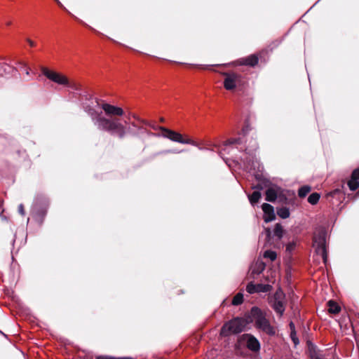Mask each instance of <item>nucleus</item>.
I'll use <instances>...</instances> for the list:
<instances>
[{
  "mask_svg": "<svg viewBox=\"0 0 359 359\" xmlns=\"http://www.w3.org/2000/svg\"><path fill=\"white\" fill-rule=\"evenodd\" d=\"M138 130H143V126L139 125L137 128Z\"/></svg>",
  "mask_w": 359,
  "mask_h": 359,
  "instance_id": "41",
  "label": "nucleus"
},
{
  "mask_svg": "<svg viewBox=\"0 0 359 359\" xmlns=\"http://www.w3.org/2000/svg\"><path fill=\"white\" fill-rule=\"evenodd\" d=\"M276 201H278V203L282 204H287L288 203V199L285 191L282 190L280 188H279L278 196L276 198Z\"/></svg>",
  "mask_w": 359,
  "mask_h": 359,
  "instance_id": "19",
  "label": "nucleus"
},
{
  "mask_svg": "<svg viewBox=\"0 0 359 359\" xmlns=\"http://www.w3.org/2000/svg\"><path fill=\"white\" fill-rule=\"evenodd\" d=\"M359 168L355 169L351 179L348 182V186L351 191H355L359 187Z\"/></svg>",
  "mask_w": 359,
  "mask_h": 359,
  "instance_id": "15",
  "label": "nucleus"
},
{
  "mask_svg": "<svg viewBox=\"0 0 359 359\" xmlns=\"http://www.w3.org/2000/svg\"><path fill=\"white\" fill-rule=\"evenodd\" d=\"M313 246L316 248L317 255H320L323 263L326 265L327 262V251L326 246V232L320 230L313 236Z\"/></svg>",
  "mask_w": 359,
  "mask_h": 359,
  "instance_id": "5",
  "label": "nucleus"
},
{
  "mask_svg": "<svg viewBox=\"0 0 359 359\" xmlns=\"http://www.w3.org/2000/svg\"><path fill=\"white\" fill-rule=\"evenodd\" d=\"M26 74H27V75L29 74V69H28V68H27V69H26Z\"/></svg>",
  "mask_w": 359,
  "mask_h": 359,
  "instance_id": "43",
  "label": "nucleus"
},
{
  "mask_svg": "<svg viewBox=\"0 0 359 359\" xmlns=\"http://www.w3.org/2000/svg\"><path fill=\"white\" fill-rule=\"evenodd\" d=\"M224 74L225 76L224 87L227 90H232L242 85L243 78L241 74L236 73H224Z\"/></svg>",
  "mask_w": 359,
  "mask_h": 359,
  "instance_id": "7",
  "label": "nucleus"
},
{
  "mask_svg": "<svg viewBox=\"0 0 359 359\" xmlns=\"http://www.w3.org/2000/svg\"><path fill=\"white\" fill-rule=\"evenodd\" d=\"M263 257L266 259H269L271 261H274L277 257V254L276 252L272 250H266L264 252Z\"/></svg>",
  "mask_w": 359,
  "mask_h": 359,
  "instance_id": "24",
  "label": "nucleus"
},
{
  "mask_svg": "<svg viewBox=\"0 0 359 359\" xmlns=\"http://www.w3.org/2000/svg\"><path fill=\"white\" fill-rule=\"evenodd\" d=\"M295 248V243H289L286 245V251L288 252H291Z\"/></svg>",
  "mask_w": 359,
  "mask_h": 359,
  "instance_id": "29",
  "label": "nucleus"
},
{
  "mask_svg": "<svg viewBox=\"0 0 359 359\" xmlns=\"http://www.w3.org/2000/svg\"><path fill=\"white\" fill-rule=\"evenodd\" d=\"M159 129L162 132L161 136L165 138H168L172 142L198 147L200 150L203 149V148L199 147L194 140L189 137L184 138L183 135L180 133L170 130L165 127H160Z\"/></svg>",
  "mask_w": 359,
  "mask_h": 359,
  "instance_id": "6",
  "label": "nucleus"
},
{
  "mask_svg": "<svg viewBox=\"0 0 359 359\" xmlns=\"http://www.w3.org/2000/svg\"><path fill=\"white\" fill-rule=\"evenodd\" d=\"M320 197L319 194L313 193L308 197V202L311 205H315L318 202Z\"/></svg>",
  "mask_w": 359,
  "mask_h": 359,
  "instance_id": "25",
  "label": "nucleus"
},
{
  "mask_svg": "<svg viewBox=\"0 0 359 359\" xmlns=\"http://www.w3.org/2000/svg\"><path fill=\"white\" fill-rule=\"evenodd\" d=\"M311 191V187L309 186H303L299 188L298 191V195L300 198L305 197Z\"/></svg>",
  "mask_w": 359,
  "mask_h": 359,
  "instance_id": "23",
  "label": "nucleus"
},
{
  "mask_svg": "<svg viewBox=\"0 0 359 359\" xmlns=\"http://www.w3.org/2000/svg\"><path fill=\"white\" fill-rule=\"evenodd\" d=\"M283 236V226L280 224H276L273 229L272 238H276L277 241H280ZM266 238L268 241H270L271 238V232L270 230H266Z\"/></svg>",
  "mask_w": 359,
  "mask_h": 359,
  "instance_id": "13",
  "label": "nucleus"
},
{
  "mask_svg": "<svg viewBox=\"0 0 359 359\" xmlns=\"http://www.w3.org/2000/svg\"><path fill=\"white\" fill-rule=\"evenodd\" d=\"M279 187H270L266 191V201L275 202L278 196Z\"/></svg>",
  "mask_w": 359,
  "mask_h": 359,
  "instance_id": "16",
  "label": "nucleus"
},
{
  "mask_svg": "<svg viewBox=\"0 0 359 359\" xmlns=\"http://www.w3.org/2000/svg\"><path fill=\"white\" fill-rule=\"evenodd\" d=\"M250 130V127L249 126H245L243 130H242V133H243V135H245V134Z\"/></svg>",
  "mask_w": 359,
  "mask_h": 359,
  "instance_id": "37",
  "label": "nucleus"
},
{
  "mask_svg": "<svg viewBox=\"0 0 359 359\" xmlns=\"http://www.w3.org/2000/svg\"><path fill=\"white\" fill-rule=\"evenodd\" d=\"M147 126L151 128L152 129H154L155 130H160L159 128L161 127V126H158L155 125L154 123H153L151 122V125H147Z\"/></svg>",
  "mask_w": 359,
  "mask_h": 359,
  "instance_id": "36",
  "label": "nucleus"
},
{
  "mask_svg": "<svg viewBox=\"0 0 359 359\" xmlns=\"http://www.w3.org/2000/svg\"><path fill=\"white\" fill-rule=\"evenodd\" d=\"M245 341L247 348L253 352H258L260 350V343L259 340L251 334H244L242 336Z\"/></svg>",
  "mask_w": 359,
  "mask_h": 359,
  "instance_id": "9",
  "label": "nucleus"
},
{
  "mask_svg": "<svg viewBox=\"0 0 359 359\" xmlns=\"http://www.w3.org/2000/svg\"><path fill=\"white\" fill-rule=\"evenodd\" d=\"M248 323L245 318H235L224 324L220 333L223 336L241 333L245 330Z\"/></svg>",
  "mask_w": 359,
  "mask_h": 359,
  "instance_id": "3",
  "label": "nucleus"
},
{
  "mask_svg": "<svg viewBox=\"0 0 359 359\" xmlns=\"http://www.w3.org/2000/svg\"><path fill=\"white\" fill-rule=\"evenodd\" d=\"M311 359H323V358L320 355H318L316 353L311 354Z\"/></svg>",
  "mask_w": 359,
  "mask_h": 359,
  "instance_id": "35",
  "label": "nucleus"
},
{
  "mask_svg": "<svg viewBox=\"0 0 359 359\" xmlns=\"http://www.w3.org/2000/svg\"><path fill=\"white\" fill-rule=\"evenodd\" d=\"M130 124V126H133V127H134V128H137V127H138V126H139V124L137 123H137H135V122H131Z\"/></svg>",
  "mask_w": 359,
  "mask_h": 359,
  "instance_id": "40",
  "label": "nucleus"
},
{
  "mask_svg": "<svg viewBox=\"0 0 359 359\" xmlns=\"http://www.w3.org/2000/svg\"><path fill=\"white\" fill-rule=\"evenodd\" d=\"M262 210L264 213V220L268 223L275 219L274 209L273 207L269 203H264L262 205Z\"/></svg>",
  "mask_w": 359,
  "mask_h": 359,
  "instance_id": "12",
  "label": "nucleus"
},
{
  "mask_svg": "<svg viewBox=\"0 0 359 359\" xmlns=\"http://www.w3.org/2000/svg\"><path fill=\"white\" fill-rule=\"evenodd\" d=\"M96 359H117V358H111V357H107V356H98V357H97Z\"/></svg>",
  "mask_w": 359,
  "mask_h": 359,
  "instance_id": "39",
  "label": "nucleus"
},
{
  "mask_svg": "<svg viewBox=\"0 0 359 359\" xmlns=\"http://www.w3.org/2000/svg\"><path fill=\"white\" fill-rule=\"evenodd\" d=\"M290 337L292 339V340L293 341V342L297 344L299 343V340L297 337V334L296 335H294V332H290Z\"/></svg>",
  "mask_w": 359,
  "mask_h": 359,
  "instance_id": "32",
  "label": "nucleus"
},
{
  "mask_svg": "<svg viewBox=\"0 0 359 359\" xmlns=\"http://www.w3.org/2000/svg\"><path fill=\"white\" fill-rule=\"evenodd\" d=\"M243 295L241 293H238L232 299V304L235 306L240 305L243 303Z\"/></svg>",
  "mask_w": 359,
  "mask_h": 359,
  "instance_id": "26",
  "label": "nucleus"
},
{
  "mask_svg": "<svg viewBox=\"0 0 359 359\" xmlns=\"http://www.w3.org/2000/svg\"><path fill=\"white\" fill-rule=\"evenodd\" d=\"M278 215L282 219H286L290 217L289 208L286 207H282L277 209Z\"/></svg>",
  "mask_w": 359,
  "mask_h": 359,
  "instance_id": "18",
  "label": "nucleus"
},
{
  "mask_svg": "<svg viewBox=\"0 0 359 359\" xmlns=\"http://www.w3.org/2000/svg\"><path fill=\"white\" fill-rule=\"evenodd\" d=\"M160 121H161V122H163V121H164V118H161L160 119Z\"/></svg>",
  "mask_w": 359,
  "mask_h": 359,
  "instance_id": "45",
  "label": "nucleus"
},
{
  "mask_svg": "<svg viewBox=\"0 0 359 359\" xmlns=\"http://www.w3.org/2000/svg\"><path fill=\"white\" fill-rule=\"evenodd\" d=\"M328 312L337 314L341 311V307L334 301L330 300L327 302Z\"/></svg>",
  "mask_w": 359,
  "mask_h": 359,
  "instance_id": "17",
  "label": "nucleus"
},
{
  "mask_svg": "<svg viewBox=\"0 0 359 359\" xmlns=\"http://www.w3.org/2000/svg\"><path fill=\"white\" fill-rule=\"evenodd\" d=\"M25 40L31 47H34L36 46V43L34 41H32V39H30L29 38H26Z\"/></svg>",
  "mask_w": 359,
  "mask_h": 359,
  "instance_id": "34",
  "label": "nucleus"
},
{
  "mask_svg": "<svg viewBox=\"0 0 359 359\" xmlns=\"http://www.w3.org/2000/svg\"><path fill=\"white\" fill-rule=\"evenodd\" d=\"M268 301L270 306L281 317L286 307L285 294L283 290L278 288L273 295L269 297Z\"/></svg>",
  "mask_w": 359,
  "mask_h": 359,
  "instance_id": "4",
  "label": "nucleus"
},
{
  "mask_svg": "<svg viewBox=\"0 0 359 359\" xmlns=\"http://www.w3.org/2000/svg\"><path fill=\"white\" fill-rule=\"evenodd\" d=\"M4 210L0 208V217L3 220H7V218L3 215Z\"/></svg>",
  "mask_w": 359,
  "mask_h": 359,
  "instance_id": "38",
  "label": "nucleus"
},
{
  "mask_svg": "<svg viewBox=\"0 0 359 359\" xmlns=\"http://www.w3.org/2000/svg\"><path fill=\"white\" fill-rule=\"evenodd\" d=\"M48 203L46 199H41V201L39 202L36 200L32 206V213L35 216L43 217L46 214Z\"/></svg>",
  "mask_w": 359,
  "mask_h": 359,
  "instance_id": "11",
  "label": "nucleus"
},
{
  "mask_svg": "<svg viewBox=\"0 0 359 359\" xmlns=\"http://www.w3.org/2000/svg\"><path fill=\"white\" fill-rule=\"evenodd\" d=\"M243 142H244L243 139L241 137H239L238 138H232V139L228 140L225 142L224 146L227 147L231 144H241L243 143Z\"/></svg>",
  "mask_w": 359,
  "mask_h": 359,
  "instance_id": "22",
  "label": "nucleus"
},
{
  "mask_svg": "<svg viewBox=\"0 0 359 359\" xmlns=\"http://www.w3.org/2000/svg\"><path fill=\"white\" fill-rule=\"evenodd\" d=\"M83 110L90 116L96 128L103 132H107L112 136L123 139L127 134L132 133L130 127L123 124L121 120L112 116H122L124 111L121 107L108 103H102L101 109L105 114L110 117L103 116L102 111H96L90 104L83 102Z\"/></svg>",
  "mask_w": 359,
  "mask_h": 359,
  "instance_id": "1",
  "label": "nucleus"
},
{
  "mask_svg": "<svg viewBox=\"0 0 359 359\" xmlns=\"http://www.w3.org/2000/svg\"><path fill=\"white\" fill-rule=\"evenodd\" d=\"M11 25V21H8L6 22V26H10Z\"/></svg>",
  "mask_w": 359,
  "mask_h": 359,
  "instance_id": "42",
  "label": "nucleus"
},
{
  "mask_svg": "<svg viewBox=\"0 0 359 359\" xmlns=\"http://www.w3.org/2000/svg\"><path fill=\"white\" fill-rule=\"evenodd\" d=\"M138 124L143 125L147 126V125H151V121H149L146 119H143L142 118H140L138 121H137Z\"/></svg>",
  "mask_w": 359,
  "mask_h": 359,
  "instance_id": "28",
  "label": "nucleus"
},
{
  "mask_svg": "<svg viewBox=\"0 0 359 359\" xmlns=\"http://www.w3.org/2000/svg\"><path fill=\"white\" fill-rule=\"evenodd\" d=\"M251 315L256 329L264 332L269 336H274L276 328L271 325L266 317V313L258 307L254 306L251 309Z\"/></svg>",
  "mask_w": 359,
  "mask_h": 359,
  "instance_id": "2",
  "label": "nucleus"
},
{
  "mask_svg": "<svg viewBox=\"0 0 359 359\" xmlns=\"http://www.w3.org/2000/svg\"><path fill=\"white\" fill-rule=\"evenodd\" d=\"M42 74L50 81L62 86H66L68 83V78L56 72L51 71L46 67H41Z\"/></svg>",
  "mask_w": 359,
  "mask_h": 359,
  "instance_id": "8",
  "label": "nucleus"
},
{
  "mask_svg": "<svg viewBox=\"0 0 359 359\" xmlns=\"http://www.w3.org/2000/svg\"><path fill=\"white\" fill-rule=\"evenodd\" d=\"M290 332H294V335H296L295 326L293 322H290L289 324Z\"/></svg>",
  "mask_w": 359,
  "mask_h": 359,
  "instance_id": "31",
  "label": "nucleus"
},
{
  "mask_svg": "<svg viewBox=\"0 0 359 359\" xmlns=\"http://www.w3.org/2000/svg\"><path fill=\"white\" fill-rule=\"evenodd\" d=\"M8 69H11V67L6 64L0 63V76H3L8 72Z\"/></svg>",
  "mask_w": 359,
  "mask_h": 359,
  "instance_id": "27",
  "label": "nucleus"
},
{
  "mask_svg": "<svg viewBox=\"0 0 359 359\" xmlns=\"http://www.w3.org/2000/svg\"><path fill=\"white\" fill-rule=\"evenodd\" d=\"M56 1L57 2V4H58L60 6H62V5L61 4L60 1H59L58 0H56Z\"/></svg>",
  "mask_w": 359,
  "mask_h": 359,
  "instance_id": "44",
  "label": "nucleus"
},
{
  "mask_svg": "<svg viewBox=\"0 0 359 359\" xmlns=\"http://www.w3.org/2000/svg\"><path fill=\"white\" fill-rule=\"evenodd\" d=\"M18 212L20 215H25V212L22 204H20L18 206Z\"/></svg>",
  "mask_w": 359,
  "mask_h": 359,
  "instance_id": "33",
  "label": "nucleus"
},
{
  "mask_svg": "<svg viewBox=\"0 0 359 359\" xmlns=\"http://www.w3.org/2000/svg\"><path fill=\"white\" fill-rule=\"evenodd\" d=\"M67 87L71 88L73 90L81 92V85L76 81H69L68 79V83L66 84Z\"/></svg>",
  "mask_w": 359,
  "mask_h": 359,
  "instance_id": "21",
  "label": "nucleus"
},
{
  "mask_svg": "<svg viewBox=\"0 0 359 359\" xmlns=\"http://www.w3.org/2000/svg\"><path fill=\"white\" fill-rule=\"evenodd\" d=\"M130 118H133L136 121H138V120L140 119V117L137 114H135V113L129 112L128 113V119H130Z\"/></svg>",
  "mask_w": 359,
  "mask_h": 359,
  "instance_id": "30",
  "label": "nucleus"
},
{
  "mask_svg": "<svg viewBox=\"0 0 359 359\" xmlns=\"http://www.w3.org/2000/svg\"><path fill=\"white\" fill-rule=\"evenodd\" d=\"M248 198L252 205H255L260 199L261 193L259 191H254Z\"/></svg>",
  "mask_w": 359,
  "mask_h": 359,
  "instance_id": "20",
  "label": "nucleus"
},
{
  "mask_svg": "<svg viewBox=\"0 0 359 359\" xmlns=\"http://www.w3.org/2000/svg\"><path fill=\"white\" fill-rule=\"evenodd\" d=\"M271 289L272 286L271 285L262 283L254 284L250 283L246 287V290L250 294L267 292L271 291Z\"/></svg>",
  "mask_w": 359,
  "mask_h": 359,
  "instance_id": "10",
  "label": "nucleus"
},
{
  "mask_svg": "<svg viewBox=\"0 0 359 359\" xmlns=\"http://www.w3.org/2000/svg\"><path fill=\"white\" fill-rule=\"evenodd\" d=\"M259 58L256 55H250L246 57L241 58L238 60L240 65H245L249 67H255L257 65Z\"/></svg>",
  "mask_w": 359,
  "mask_h": 359,
  "instance_id": "14",
  "label": "nucleus"
}]
</instances>
